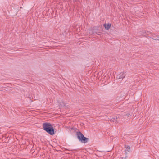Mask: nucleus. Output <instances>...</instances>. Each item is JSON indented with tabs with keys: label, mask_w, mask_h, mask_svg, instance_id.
Listing matches in <instances>:
<instances>
[{
	"label": "nucleus",
	"mask_w": 159,
	"mask_h": 159,
	"mask_svg": "<svg viewBox=\"0 0 159 159\" xmlns=\"http://www.w3.org/2000/svg\"><path fill=\"white\" fill-rule=\"evenodd\" d=\"M43 129L51 135L55 134L54 130L51 124L48 122L44 123L43 124Z\"/></svg>",
	"instance_id": "obj_1"
},
{
	"label": "nucleus",
	"mask_w": 159,
	"mask_h": 159,
	"mask_svg": "<svg viewBox=\"0 0 159 159\" xmlns=\"http://www.w3.org/2000/svg\"><path fill=\"white\" fill-rule=\"evenodd\" d=\"M76 135L79 140L82 143H86L89 140V139L85 137L80 131L77 132Z\"/></svg>",
	"instance_id": "obj_2"
},
{
	"label": "nucleus",
	"mask_w": 159,
	"mask_h": 159,
	"mask_svg": "<svg viewBox=\"0 0 159 159\" xmlns=\"http://www.w3.org/2000/svg\"><path fill=\"white\" fill-rule=\"evenodd\" d=\"M126 75V72H121L117 75V76L116 77V78L118 79H123L125 77Z\"/></svg>",
	"instance_id": "obj_3"
},
{
	"label": "nucleus",
	"mask_w": 159,
	"mask_h": 159,
	"mask_svg": "<svg viewBox=\"0 0 159 159\" xmlns=\"http://www.w3.org/2000/svg\"><path fill=\"white\" fill-rule=\"evenodd\" d=\"M111 25L110 23L105 24H104V26L106 30H108L110 28Z\"/></svg>",
	"instance_id": "obj_4"
},
{
	"label": "nucleus",
	"mask_w": 159,
	"mask_h": 159,
	"mask_svg": "<svg viewBox=\"0 0 159 159\" xmlns=\"http://www.w3.org/2000/svg\"><path fill=\"white\" fill-rule=\"evenodd\" d=\"M125 148L126 150L128 151V152H129L130 151V146L129 145L126 146Z\"/></svg>",
	"instance_id": "obj_5"
},
{
	"label": "nucleus",
	"mask_w": 159,
	"mask_h": 159,
	"mask_svg": "<svg viewBox=\"0 0 159 159\" xmlns=\"http://www.w3.org/2000/svg\"><path fill=\"white\" fill-rule=\"evenodd\" d=\"M65 104L63 103H61L59 105V106L61 107H62L65 106Z\"/></svg>",
	"instance_id": "obj_6"
},
{
	"label": "nucleus",
	"mask_w": 159,
	"mask_h": 159,
	"mask_svg": "<svg viewBox=\"0 0 159 159\" xmlns=\"http://www.w3.org/2000/svg\"><path fill=\"white\" fill-rule=\"evenodd\" d=\"M93 29L91 30V32H90V33L91 34H94L95 33H96V32L94 31Z\"/></svg>",
	"instance_id": "obj_7"
},
{
	"label": "nucleus",
	"mask_w": 159,
	"mask_h": 159,
	"mask_svg": "<svg viewBox=\"0 0 159 159\" xmlns=\"http://www.w3.org/2000/svg\"><path fill=\"white\" fill-rule=\"evenodd\" d=\"M155 39L157 40H159V39Z\"/></svg>",
	"instance_id": "obj_8"
}]
</instances>
